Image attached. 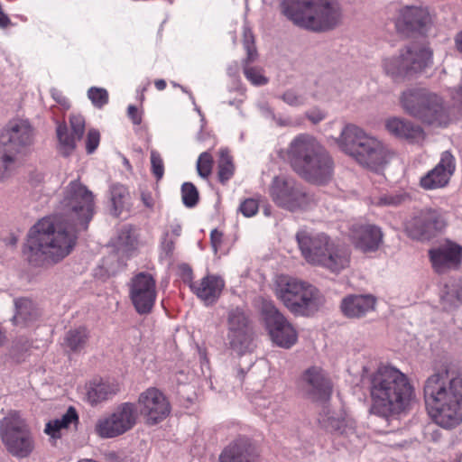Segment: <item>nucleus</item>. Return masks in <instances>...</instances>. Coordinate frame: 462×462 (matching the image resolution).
Listing matches in <instances>:
<instances>
[{
  "mask_svg": "<svg viewBox=\"0 0 462 462\" xmlns=\"http://www.w3.org/2000/svg\"><path fill=\"white\" fill-rule=\"evenodd\" d=\"M371 400L370 412L388 419L404 411L414 398V388L405 374L392 365H380L365 378Z\"/></svg>",
  "mask_w": 462,
  "mask_h": 462,
  "instance_id": "f257e3e1",
  "label": "nucleus"
},
{
  "mask_svg": "<svg viewBox=\"0 0 462 462\" xmlns=\"http://www.w3.org/2000/svg\"><path fill=\"white\" fill-rule=\"evenodd\" d=\"M425 404L436 424L452 429L462 421V377L447 368L434 372L424 383Z\"/></svg>",
  "mask_w": 462,
  "mask_h": 462,
  "instance_id": "f03ea898",
  "label": "nucleus"
},
{
  "mask_svg": "<svg viewBox=\"0 0 462 462\" xmlns=\"http://www.w3.org/2000/svg\"><path fill=\"white\" fill-rule=\"evenodd\" d=\"M80 229L55 215L38 221L32 227L29 245L40 254L45 261L58 263L73 250Z\"/></svg>",
  "mask_w": 462,
  "mask_h": 462,
  "instance_id": "7ed1b4c3",
  "label": "nucleus"
},
{
  "mask_svg": "<svg viewBox=\"0 0 462 462\" xmlns=\"http://www.w3.org/2000/svg\"><path fill=\"white\" fill-rule=\"evenodd\" d=\"M293 171L306 181L322 185L333 177L334 162L326 148L313 136L299 134L288 149Z\"/></svg>",
  "mask_w": 462,
  "mask_h": 462,
  "instance_id": "20e7f679",
  "label": "nucleus"
},
{
  "mask_svg": "<svg viewBox=\"0 0 462 462\" xmlns=\"http://www.w3.org/2000/svg\"><path fill=\"white\" fill-rule=\"evenodd\" d=\"M281 9L294 25L316 32L333 30L343 21L337 0H282Z\"/></svg>",
  "mask_w": 462,
  "mask_h": 462,
  "instance_id": "39448f33",
  "label": "nucleus"
},
{
  "mask_svg": "<svg viewBox=\"0 0 462 462\" xmlns=\"http://www.w3.org/2000/svg\"><path fill=\"white\" fill-rule=\"evenodd\" d=\"M337 143L342 152L372 171L383 169L390 158L383 143L356 125H346L337 138Z\"/></svg>",
  "mask_w": 462,
  "mask_h": 462,
  "instance_id": "423d86ee",
  "label": "nucleus"
},
{
  "mask_svg": "<svg viewBox=\"0 0 462 462\" xmlns=\"http://www.w3.org/2000/svg\"><path fill=\"white\" fill-rule=\"evenodd\" d=\"M275 295L286 309L298 317H311L326 303L324 294L313 284L289 275L275 281Z\"/></svg>",
  "mask_w": 462,
  "mask_h": 462,
  "instance_id": "0eeeda50",
  "label": "nucleus"
},
{
  "mask_svg": "<svg viewBox=\"0 0 462 462\" xmlns=\"http://www.w3.org/2000/svg\"><path fill=\"white\" fill-rule=\"evenodd\" d=\"M94 209L92 191L75 180L63 189L53 215L86 230L93 217Z\"/></svg>",
  "mask_w": 462,
  "mask_h": 462,
  "instance_id": "6e6552de",
  "label": "nucleus"
},
{
  "mask_svg": "<svg viewBox=\"0 0 462 462\" xmlns=\"http://www.w3.org/2000/svg\"><path fill=\"white\" fill-rule=\"evenodd\" d=\"M431 51L420 43H411L398 52L385 54L381 60L383 72L395 82H401L430 65Z\"/></svg>",
  "mask_w": 462,
  "mask_h": 462,
  "instance_id": "1a4fd4ad",
  "label": "nucleus"
},
{
  "mask_svg": "<svg viewBox=\"0 0 462 462\" xmlns=\"http://www.w3.org/2000/svg\"><path fill=\"white\" fill-rule=\"evenodd\" d=\"M400 101L407 114L425 124L444 126L449 121L448 113L443 105L442 98L426 89L404 91Z\"/></svg>",
  "mask_w": 462,
  "mask_h": 462,
  "instance_id": "9d476101",
  "label": "nucleus"
},
{
  "mask_svg": "<svg viewBox=\"0 0 462 462\" xmlns=\"http://www.w3.org/2000/svg\"><path fill=\"white\" fill-rule=\"evenodd\" d=\"M272 201L280 208L291 212L303 211L314 204V199L292 177L275 176L269 186Z\"/></svg>",
  "mask_w": 462,
  "mask_h": 462,
  "instance_id": "9b49d317",
  "label": "nucleus"
},
{
  "mask_svg": "<svg viewBox=\"0 0 462 462\" xmlns=\"http://www.w3.org/2000/svg\"><path fill=\"white\" fill-rule=\"evenodd\" d=\"M0 437L7 451L16 457H27L34 448L29 428L16 411L0 420Z\"/></svg>",
  "mask_w": 462,
  "mask_h": 462,
  "instance_id": "f8f14e48",
  "label": "nucleus"
},
{
  "mask_svg": "<svg viewBox=\"0 0 462 462\" xmlns=\"http://www.w3.org/2000/svg\"><path fill=\"white\" fill-rule=\"evenodd\" d=\"M138 410L134 402H123L112 412L98 418L95 432L102 439H113L131 430L137 423Z\"/></svg>",
  "mask_w": 462,
  "mask_h": 462,
  "instance_id": "ddd939ff",
  "label": "nucleus"
},
{
  "mask_svg": "<svg viewBox=\"0 0 462 462\" xmlns=\"http://www.w3.org/2000/svg\"><path fill=\"white\" fill-rule=\"evenodd\" d=\"M262 313L266 329L275 345L288 349L296 344V328L273 303H264Z\"/></svg>",
  "mask_w": 462,
  "mask_h": 462,
  "instance_id": "4468645a",
  "label": "nucleus"
},
{
  "mask_svg": "<svg viewBox=\"0 0 462 462\" xmlns=\"http://www.w3.org/2000/svg\"><path fill=\"white\" fill-rule=\"evenodd\" d=\"M446 226L444 212L437 208H425L416 212L406 223L405 229L413 239H430Z\"/></svg>",
  "mask_w": 462,
  "mask_h": 462,
  "instance_id": "2eb2a0df",
  "label": "nucleus"
},
{
  "mask_svg": "<svg viewBox=\"0 0 462 462\" xmlns=\"http://www.w3.org/2000/svg\"><path fill=\"white\" fill-rule=\"evenodd\" d=\"M138 415H142L147 425H156L171 413V403L166 395L156 387H149L142 392L136 404Z\"/></svg>",
  "mask_w": 462,
  "mask_h": 462,
  "instance_id": "dca6fc26",
  "label": "nucleus"
},
{
  "mask_svg": "<svg viewBox=\"0 0 462 462\" xmlns=\"http://www.w3.org/2000/svg\"><path fill=\"white\" fill-rule=\"evenodd\" d=\"M227 341L230 349L238 356L250 353L254 348L253 332L245 312L232 310L228 314Z\"/></svg>",
  "mask_w": 462,
  "mask_h": 462,
  "instance_id": "f3484780",
  "label": "nucleus"
},
{
  "mask_svg": "<svg viewBox=\"0 0 462 462\" xmlns=\"http://www.w3.org/2000/svg\"><path fill=\"white\" fill-rule=\"evenodd\" d=\"M129 296L138 314H149L152 310L157 297L154 278L146 273L136 274L131 280Z\"/></svg>",
  "mask_w": 462,
  "mask_h": 462,
  "instance_id": "a211bd4d",
  "label": "nucleus"
},
{
  "mask_svg": "<svg viewBox=\"0 0 462 462\" xmlns=\"http://www.w3.org/2000/svg\"><path fill=\"white\" fill-rule=\"evenodd\" d=\"M295 237L302 257L308 263L317 266L332 242L324 233H314L306 229L299 230Z\"/></svg>",
  "mask_w": 462,
  "mask_h": 462,
  "instance_id": "6ab92c4d",
  "label": "nucleus"
},
{
  "mask_svg": "<svg viewBox=\"0 0 462 462\" xmlns=\"http://www.w3.org/2000/svg\"><path fill=\"white\" fill-rule=\"evenodd\" d=\"M34 142V131L27 120L9 122L1 134L0 143L18 155L27 151Z\"/></svg>",
  "mask_w": 462,
  "mask_h": 462,
  "instance_id": "aec40b11",
  "label": "nucleus"
},
{
  "mask_svg": "<svg viewBox=\"0 0 462 462\" xmlns=\"http://www.w3.org/2000/svg\"><path fill=\"white\" fill-rule=\"evenodd\" d=\"M302 386L308 398L326 402L332 393V384L325 371L318 366L307 369L301 375Z\"/></svg>",
  "mask_w": 462,
  "mask_h": 462,
  "instance_id": "412c9836",
  "label": "nucleus"
},
{
  "mask_svg": "<svg viewBox=\"0 0 462 462\" xmlns=\"http://www.w3.org/2000/svg\"><path fill=\"white\" fill-rule=\"evenodd\" d=\"M431 21L429 9L423 6L402 7L394 19L396 29L402 33L421 32L428 28Z\"/></svg>",
  "mask_w": 462,
  "mask_h": 462,
  "instance_id": "4be33fe9",
  "label": "nucleus"
},
{
  "mask_svg": "<svg viewBox=\"0 0 462 462\" xmlns=\"http://www.w3.org/2000/svg\"><path fill=\"white\" fill-rule=\"evenodd\" d=\"M456 170L454 156L445 151L441 153L438 164L420 180V185L426 190H432L446 187Z\"/></svg>",
  "mask_w": 462,
  "mask_h": 462,
  "instance_id": "5701e85b",
  "label": "nucleus"
},
{
  "mask_svg": "<svg viewBox=\"0 0 462 462\" xmlns=\"http://www.w3.org/2000/svg\"><path fill=\"white\" fill-rule=\"evenodd\" d=\"M349 237L357 250L374 253L382 245L383 235L381 228L375 225L356 223L350 227Z\"/></svg>",
  "mask_w": 462,
  "mask_h": 462,
  "instance_id": "b1692460",
  "label": "nucleus"
},
{
  "mask_svg": "<svg viewBox=\"0 0 462 462\" xmlns=\"http://www.w3.org/2000/svg\"><path fill=\"white\" fill-rule=\"evenodd\" d=\"M69 125L71 134L69 133L68 127L64 124H59L56 129L59 142L58 149L63 156H69L74 152L77 141L82 138L85 132V119L81 115H71Z\"/></svg>",
  "mask_w": 462,
  "mask_h": 462,
  "instance_id": "393cba45",
  "label": "nucleus"
},
{
  "mask_svg": "<svg viewBox=\"0 0 462 462\" xmlns=\"http://www.w3.org/2000/svg\"><path fill=\"white\" fill-rule=\"evenodd\" d=\"M432 266L438 273L456 268L462 259V247L453 243L444 244L430 251Z\"/></svg>",
  "mask_w": 462,
  "mask_h": 462,
  "instance_id": "a878e982",
  "label": "nucleus"
},
{
  "mask_svg": "<svg viewBox=\"0 0 462 462\" xmlns=\"http://www.w3.org/2000/svg\"><path fill=\"white\" fill-rule=\"evenodd\" d=\"M189 286L199 300L210 305L219 298L225 282L219 276L207 275L199 282H191Z\"/></svg>",
  "mask_w": 462,
  "mask_h": 462,
  "instance_id": "bb28decb",
  "label": "nucleus"
},
{
  "mask_svg": "<svg viewBox=\"0 0 462 462\" xmlns=\"http://www.w3.org/2000/svg\"><path fill=\"white\" fill-rule=\"evenodd\" d=\"M385 129L392 135L418 143L424 139L423 129L417 125L402 117L393 116L385 120Z\"/></svg>",
  "mask_w": 462,
  "mask_h": 462,
  "instance_id": "cd10ccee",
  "label": "nucleus"
},
{
  "mask_svg": "<svg viewBox=\"0 0 462 462\" xmlns=\"http://www.w3.org/2000/svg\"><path fill=\"white\" fill-rule=\"evenodd\" d=\"M350 258L348 246L332 240L319 266L337 273L349 266Z\"/></svg>",
  "mask_w": 462,
  "mask_h": 462,
  "instance_id": "c85d7f7f",
  "label": "nucleus"
},
{
  "mask_svg": "<svg viewBox=\"0 0 462 462\" xmlns=\"http://www.w3.org/2000/svg\"><path fill=\"white\" fill-rule=\"evenodd\" d=\"M219 462H256V454L246 439H240L223 449Z\"/></svg>",
  "mask_w": 462,
  "mask_h": 462,
  "instance_id": "c756f323",
  "label": "nucleus"
},
{
  "mask_svg": "<svg viewBox=\"0 0 462 462\" xmlns=\"http://www.w3.org/2000/svg\"><path fill=\"white\" fill-rule=\"evenodd\" d=\"M375 299L371 295H350L342 300L341 310L347 318H361L374 309Z\"/></svg>",
  "mask_w": 462,
  "mask_h": 462,
  "instance_id": "7c9ffc66",
  "label": "nucleus"
},
{
  "mask_svg": "<svg viewBox=\"0 0 462 462\" xmlns=\"http://www.w3.org/2000/svg\"><path fill=\"white\" fill-rule=\"evenodd\" d=\"M14 310V315L12 318V322L15 326H30L39 317V310L35 304L27 298L15 299Z\"/></svg>",
  "mask_w": 462,
  "mask_h": 462,
  "instance_id": "2f4dec72",
  "label": "nucleus"
},
{
  "mask_svg": "<svg viewBox=\"0 0 462 462\" xmlns=\"http://www.w3.org/2000/svg\"><path fill=\"white\" fill-rule=\"evenodd\" d=\"M319 422L327 430L337 432L342 435H349L355 431L354 421L342 412L337 415L330 411L321 414Z\"/></svg>",
  "mask_w": 462,
  "mask_h": 462,
  "instance_id": "473e14b6",
  "label": "nucleus"
},
{
  "mask_svg": "<svg viewBox=\"0 0 462 462\" xmlns=\"http://www.w3.org/2000/svg\"><path fill=\"white\" fill-rule=\"evenodd\" d=\"M79 421L78 413L73 407H69L60 417L46 423L44 432L51 439H56L61 437V430L69 429L71 424Z\"/></svg>",
  "mask_w": 462,
  "mask_h": 462,
  "instance_id": "72a5a7b5",
  "label": "nucleus"
},
{
  "mask_svg": "<svg viewBox=\"0 0 462 462\" xmlns=\"http://www.w3.org/2000/svg\"><path fill=\"white\" fill-rule=\"evenodd\" d=\"M20 165L19 155L0 143V181L14 175Z\"/></svg>",
  "mask_w": 462,
  "mask_h": 462,
  "instance_id": "f704fd0d",
  "label": "nucleus"
},
{
  "mask_svg": "<svg viewBox=\"0 0 462 462\" xmlns=\"http://www.w3.org/2000/svg\"><path fill=\"white\" fill-rule=\"evenodd\" d=\"M440 299L445 310L462 306V282L454 280L447 283Z\"/></svg>",
  "mask_w": 462,
  "mask_h": 462,
  "instance_id": "c9c22d12",
  "label": "nucleus"
},
{
  "mask_svg": "<svg viewBox=\"0 0 462 462\" xmlns=\"http://www.w3.org/2000/svg\"><path fill=\"white\" fill-rule=\"evenodd\" d=\"M109 193L111 213L116 217H119L125 208L130 199L129 191L125 185L115 183L110 186Z\"/></svg>",
  "mask_w": 462,
  "mask_h": 462,
  "instance_id": "e433bc0d",
  "label": "nucleus"
},
{
  "mask_svg": "<svg viewBox=\"0 0 462 462\" xmlns=\"http://www.w3.org/2000/svg\"><path fill=\"white\" fill-rule=\"evenodd\" d=\"M116 391V386L111 385L108 383H92L88 385L87 390V400L91 404H97L115 394Z\"/></svg>",
  "mask_w": 462,
  "mask_h": 462,
  "instance_id": "4c0bfd02",
  "label": "nucleus"
},
{
  "mask_svg": "<svg viewBox=\"0 0 462 462\" xmlns=\"http://www.w3.org/2000/svg\"><path fill=\"white\" fill-rule=\"evenodd\" d=\"M88 332L86 328L79 327L69 329L64 337V346L71 352H79L87 345Z\"/></svg>",
  "mask_w": 462,
  "mask_h": 462,
  "instance_id": "58836bf2",
  "label": "nucleus"
},
{
  "mask_svg": "<svg viewBox=\"0 0 462 462\" xmlns=\"http://www.w3.org/2000/svg\"><path fill=\"white\" fill-rule=\"evenodd\" d=\"M116 246L119 251L127 254L136 249L137 239L132 226H125L120 229L117 236Z\"/></svg>",
  "mask_w": 462,
  "mask_h": 462,
  "instance_id": "ea45409f",
  "label": "nucleus"
},
{
  "mask_svg": "<svg viewBox=\"0 0 462 462\" xmlns=\"http://www.w3.org/2000/svg\"><path fill=\"white\" fill-rule=\"evenodd\" d=\"M410 197L403 191L385 193L371 198V204L377 207H397L407 200Z\"/></svg>",
  "mask_w": 462,
  "mask_h": 462,
  "instance_id": "a19ab883",
  "label": "nucleus"
},
{
  "mask_svg": "<svg viewBox=\"0 0 462 462\" xmlns=\"http://www.w3.org/2000/svg\"><path fill=\"white\" fill-rule=\"evenodd\" d=\"M235 167L232 158L226 149H221L218 162V179L225 183L234 175Z\"/></svg>",
  "mask_w": 462,
  "mask_h": 462,
  "instance_id": "79ce46f5",
  "label": "nucleus"
},
{
  "mask_svg": "<svg viewBox=\"0 0 462 462\" xmlns=\"http://www.w3.org/2000/svg\"><path fill=\"white\" fill-rule=\"evenodd\" d=\"M279 98L292 107H299L307 104V97L298 89L290 88L279 96Z\"/></svg>",
  "mask_w": 462,
  "mask_h": 462,
  "instance_id": "37998d69",
  "label": "nucleus"
},
{
  "mask_svg": "<svg viewBox=\"0 0 462 462\" xmlns=\"http://www.w3.org/2000/svg\"><path fill=\"white\" fill-rule=\"evenodd\" d=\"M248 63L245 60L244 74L246 79L256 87L266 85L268 79L264 76L263 70L260 68L251 67Z\"/></svg>",
  "mask_w": 462,
  "mask_h": 462,
  "instance_id": "c03bdc74",
  "label": "nucleus"
},
{
  "mask_svg": "<svg viewBox=\"0 0 462 462\" xmlns=\"http://www.w3.org/2000/svg\"><path fill=\"white\" fill-rule=\"evenodd\" d=\"M199 195L191 182H184L181 186V199L185 207L194 208L199 202Z\"/></svg>",
  "mask_w": 462,
  "mask_h": 462,
  "instance_id": "a18cd8bd",
  "label": "nucleus"
},
{
  "mask_svg": "<svg viewBox=\"0 0 462 462\" xmlns=\"http://www.w3.org/2000/svg\"><path fill=\"white\" fill-rule=\"evenodd\" d=\"M88 97L97 108H102L109 100L108 92L106 88L91 87L88 90Z\"/></svg>",
  "mask_w": 462,
  "mask_h": 462,
  "instance_id": "49530a36",
  "label": "nucleus"
},
{
  "mask_svg": "<svg viewBox=\"0 0 462 462\" xmlns=\"http://www.w3.org/2000/svg\"><path fill=\"white\" fill-rule=\"evenodd\" d=\"M272 394L267 392L256 393L252 397V403L255 410L263 417L267 418V410L270 408L272 402Z\"/></svg>",
  "mask_w": 462,
  "mask_h": 462,
  "instance_id": "de8ad7c7",
  "label": "nucleus"
},
{
  "mask_svg": "<svg viewBox=\"0 0 462 462\" xmlns=\"http://www.w3.org/2000/svg\"><path fill=\"white\" fill-rule=\"evenodd\" d=\"M267 418L271 420H276L282 417L285 412L284 398L280 394H274L272 396V402L270 408L266 411Z\"/></svg>",
  "mask_w": 462,
  "mask_h": 462,
  "instance_id": "09e8293b",
  "label": "nucleus"
},
{
  "mask_svg": "<svg viewBox=\"0 0 462 462\" xmlns=\"http://www.w3.org/2000/svg\"><path fill=\"white\" fill-rule=\"evenodd\" d=\"M213 159L209 152H204L200 153L197 161V171L198 174L203 178H208L212 171Z\"/></svg>",
  "mask_w": 462,
  "mask_h": 462,
  "instance_id": "8fccbe9b",
  "label": "nucleus"
},
{
  "mask_svg": "<svg viewBox=\"0 0 462 462\" xmlns=\"http://www.w3.org/2000/svg\"><path fill=\"white\" fill-rule=\"evenodd\" d=\"M244 47L246 51V62H253L257 57L256 48L254 46V39L252 31L244 27Z\"/></svg>",
  "mask_w": 462,
  "mask_h": 462,
  "instance_id": "3c124183",
  "label": "nucleus"
},
{
  "mask_svg": "<svg viewBox=\"0 0 462 462\" xmlns=\"http://www.w3.org/2000/svg\"><path fill=\"white\" fill-rule=\"evenodd\" d=\"M151 170L157 180H160L164 174V163L161 154L155 151H151Z\"/></svg>",
  "mask_w": 462,
  "mask_h": 462,
  "instance_id": "603ef678",
  "label": "nucleus"
},
{
  "mask_svg": "<svg viewBox=\"0 0 462 462\" xmlns=\"http://www.w3.org/2000/svg\"><path fill=\"white\" fill-rule=\"evenodd\" d=\"M259 209V203L254 199H246L241 202L239 211L245 217H251L254 216Z\"/></svg>",
  "mask_w": 462,
  "mask_h": 462,
  "instance_id": "864d4df0",
  "label": "nucleus"
},
{
  "mask_svg": "<svg viewBox=\"0 0 462 462\" xmlns=\"http://www.w3.org/2000/svg\"><path fill=\"white\" fill-rule=\"evenodd\" d=\"M100 142V134L96 129H90L88 133L86 141V150L88 153H93Z\"/></svg>",
  "mask_w": 462,
  "mask_h": 462,
  "instance_id": "5fc2aeb1",
  "label": "nucleus"
},
{
  "mask_svg": "<svg viewBox=\"0 0 462 462\" xmlns=\"http://www.w3.org/2000/svg\"><path fill=\"white\" fill-rule=\"evenodd\" d=\"M175 247V239L173 237H170L169 231H165L162 243H161V248H162V254L164 257H170Z\"/></svg>",
  "mask_w": 462,
  "mask_h": 462,
  "instance_id": "6e6d98bb",
  "label": "nucleus"
},
{
  "mask_svg": "<svg viewBox=\"0 0 462 462\" xmlns=\"http://www.w3.org/2000/svg\"><path fill=\"white\" fill-rule=\"evenodd\" d=\"M306 117L316 125L326 118V113L319 108H313L306 112Z\"/></svg>",
  "mask_w": 462,
  "mask_h": 462,
  "instance_id": "4d7b16f0",
  "label": "nucleus"
},
{
  "mask_svg": "<svg viewBox=\"0 0 462 462\" xmlns=\"http://www.w3.org/2000/svg\"><path fill=\"white\" fill-rule=\"evenodd\" d=\"M127 115L133 124L140 125L142 123V114L138 111L137 107L130 105L127 108Z\"/></svg>",
  "mask_w": 462,
  "mask_h": 462,
  "instance_id": "13d9d810",
  "label": "nucleus"
},
{
  "mask_svg": "<svg viewBox=\"0 0 462 462\" xmlns=\"http://www.w3.org/2000/svg\"><path fill=\"white\" fill-rule=\"evenodd\" d=\"M222 236H223V234L221 232H219L218 230L214 229L211 231V234H210L211 245H212V247L214 248L215 252L217 251V248L220 246V245L222 243Z\"/></svg>",
  "mask_w": 462,
  "mask_h": 462,
  "instance_id": "bf43d9fd",
  "label": "nucleus"
},
{
  "mask_svg": "<svg viewBox=\"0 0 462 462\" xmlns=\"http://www.w3.org/2000/svg\"><path fill=\"white\" fill-rule=\"evenodd\" d=\"M51 97H53V99L57 103L60 104L63 106L69 107L68 99L63 96V94L60 90H58L56 88H52L51 90Z\"/></svg>",
  "mask_w": 462,
  "mask_h": 462,
  "instance_id": "052dcab7",
  "label": "nucleus"
},
{
  "mask_svg": "<svg viewBox=\"0 0 462 462\" xmlns=\"http://www.w3.org/2000/svg\"><path fill=\"white\" fill-rule=\"evenodd\" d=\"M169 234H170V237H172L174 236L175 238L176 237H179L180 236V233H181V225L179 221L177 220H174L173 222H171L169 226Z\"/></svg>",
  "mask_w": 462,
  "mask_h": 462,
  "instance_id": "680f3d73",
  "label": "nucleus"
},
{
  "mask_svg": "<svg viewBox=\"0 0 462 462\" xmlns=\"http://www.w3.org/2000/svg\"><path fill=\"white\" fill-rule=\"evenodd\" d=\"M141 199L143 204L149 209H152L154 206V200L151 193L143 191L141 193Z\"/></svg>",
  "mask_w": 462,
  "mask_h": 462,
  "instance_id": "e2e57ef3",
  "label": "nucleus"
},
{
  "mask_svg": "<svg viewBox=\"0 0 462 462\" xmlns=\"http://www.w3.org/2000/svg\"><path fill=\"white\" fill-rule=\"evenodd\" d=\"M262 115L267 118L275 119V115L268 104L263 103L258 106Z\"/></svg>",
  "mask_w": 462,
  "mask_h": 462,
  "instance_id": "0e129e2a",
  "label": "nucleus"
},
{
  "mask_svg": "<svg viewBox=\"0 0 462 462\" xmlns=\"http://www.w3.org/2000/svg\"><path fill=\"white\" fill-rule=\"evenodd\" d=\"M180 88L182 90V92L187 93L189 95V99L191 100L192 104L194 105L195 111H197V113L199 115V116L201 118V122H204V120H205L204 115L202 114L200 108L197 106L193 95L190 92H189L187 90V88L183 86H180Z\"/></svg>",
  "mask_w": 462,
  "mask_h": 462,
  "instance_id": "69168bd1",
  "label": "nucleus"
},
{
  "mask_svg": "<svg viewBox=\"0 0 462 462\" xmlns=\"http://www.w3.org/2000/svg\"><path fill=\"white\" fill-rule=\"evenodd\" d=\"M273 120L280 126L291 125V121L289 119H282L281 117L275 116V119Z\"/></svg>",
  "mask_w": 462,
  "mask_h": 462,
  "instance_id": "338daca9",
  "label": "nucleus"
},
{
  "mask_svg": "<svg viewBox=\"0 0 462 462\" xmlns=\"http://www.w3.org/2000/svg\"><path fill=\"white\" fill-rule=\"evenodd\" d=\"M455 43L457 46V49L462 52V32L457 33L455 38Z\"/></svg>",
  "mask_w": 462,
  "mask_h": 462,
  "instance_id": "774afa93",
  "label": "nucleus"
}]
</instances>
